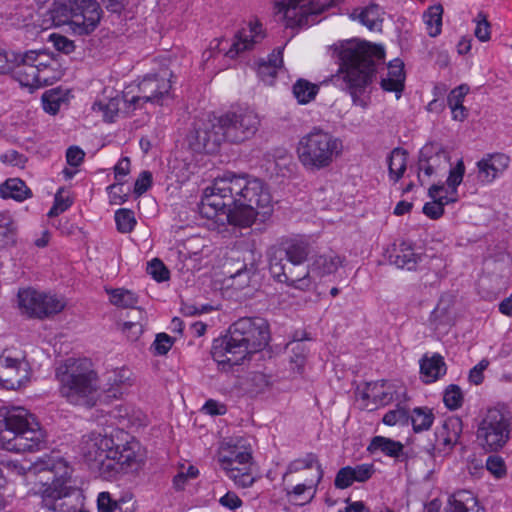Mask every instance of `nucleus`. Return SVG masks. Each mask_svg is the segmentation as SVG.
<instances>
[{
	"label": "nucleus",
	"mask_w": 512,
	"mask_h": 512,
	"mask_svg": "<svg viewBox=\"0 0 512 512\" xmlns=\"http://www.w3.org/2000/svg\"><path fill=\"white\" fill-rule=\"evenodd\" d=\"M199 210L207 219L250 226L256 216L272 214L273 199L263 180L226 172L205 188Z\"/></svg>",
	"instance_id": "obj_1"
},
{
	"label": "nucleus",
	"mask_w": 512,
	"mask_h": 512,
	"mask_svg": "<svg viewBox=\"0 0 512 512\" xmlns=\"http://www.w3.org/2000/svg\"><path fill=\"white\" fill-rule=\"evenodd\" d=\"M172 72L161 69L158 74L147 75L138 83L127 85L122 96L112 88H105L92 106V112L106 124L121 116L131 115L146 104L163 105L171 97Z\"/></svg>",
	"instance_id": "obj_2"
},
{
	"label": "nucleus",
	"mask_w": 512,
	"mask_h": 512,
	"mask_svg": "<svg viewBox=\"0 0 512 512\" xmlns=\"http://www.w3.org/2000/svg\"><path fill=\"white\" fill-rule=\"evenodd\" d=\"M331 52L339 63L333 76L334 84L349 92L354 103L365 105L362 96L372 83L378 64L384 60V48L369 42L348 40L334 44Z\"/></svg>",
	"instance_id": "obj_3"
},
{
	"label": "nucleus",
	"mask_w": 512,
	"mask_h": 512,
	"mask_svg": "<svg viewBox=\"0 0 512 512\" xmlns=\"http://www.w3.org/2000/svg\"><path fill=\"white\" fill-rule=\"evenodd\" d=\"M269 340V325L265 319L242 317L230 326L227 335L213 341L211 355L221 369L227 370L264 349Z\"/></svg>",
	"instance_id": "obj_4"
},
{
	"label": "nucleus",
	"mask_w": 512,
	"mask_h": 512,
	"mask_svg": "<svg viewBox=\"0 0 512 512\" xmlns=\"http://www.w3.org/2000/svg\"><path fill=\"white\" fill-rule=\"evenodd\" d=\"M79 451L89 468L106 480L113 479L121 473L137 470L142 462L137 442H127L120 447L115 445L112 438L100 433L83 436Z\"/></svg>",
	"instance_id": "obj_5"
},
{
	"label": "nucleus",
	"mask_w": 512,
	"mask_h": 512,
	"mask_svg": "<svg viewBox=\"0 0 512 512\" xmlns=\"http://www.w3.org/2000/svg\"><path fill=\"white\" fill-rule=\"evenodd\" d=\"M47 433L36 417L22 407L0 411V447L16 452L46 449Z\"/></svg>",
	"instance_id": "obj_6"
},
{
	"label": "nucleus",
	"mask_w": 512,
	"mask_h": 512,
	"mask_svg": "<svg viewBox=\"0 0 512 512\" xmlns=\"http://www.w3.org/2000/svg\"><path fill=\"white\" fill-rule=\"evenodd\" d=\"M60 394L69 403L92 407L98 399L100 388L97 373L88 359H67L56 369Z\"/></svg>",
	"instance_id": "obj_7"
},
{
	"label": "nucleus",
	"mask_w": 512,
	"mask_h": 512,
	"mask_svg": "<svg viewBox=\"0 0 512 512\" xmlns=\"http://www.w3.org/2000/svg\"><path fill=\"white\" fill-rule=\"evenodd\" d=\"M43 27L69 25L75 33L92 32L101 18V8L95 0H55Z\"/></svg>",
	"instance_id": "obj_8"
},
{
	"label": "nucleus",
	"mask_w": 512,
	"mask_h": 512,
	"mask_svg": "<svg viewBox=\"0 0 512 512\" xmlns=\"http://www.w3.org/2000/svg\"><path fill=\"white\" fill-rule=\"evenodd\" d=\"M342 150V141L325 130L310 131L300 138L296 147L298 160L308 171L329 167Z\"/></svg>",
	"instance_id": "obj_9"
},
{
	"label": "nucleus",
	"mask_w": 512,
	"mask_h": 512,
	"mask_svg": "<svg viewBox=\"0 0 512 512\" xmlns=\"http://www.w3.org/2000/svg\"><path fill=\"white\" fill-rule=\"evenodd\" d=\"M343 0H279L273 4L276 20L286 28H305L318 22V17Z\"/></svg>",
	"instance_id": "obj_10"
},
{
	"label": "nucleus",
	"mask_w": 512,
	"mask_h": 512,
	"mask_svg": "<svg viewBox=\"0 0 512 512\" xmlns=\"http://www.w3.org/2000/svg\"><path fill=\"white\" fill-rule=\"evenodd\" d=\"M512 413L504 405L489 408L477 425L476 438L479 445L488 452H498L510 440Z\"/></svg>",
	"instance_id": "obj_11"
},
{
	"label": "nucleus",
	"mask_w": 512,
	"mask_h": 512,
	"mask_svg": "<svg viewBox=\"0 0 512 512\" xmlns=\"http://www.w3.org/2000/svg\"><path fill=\"white\" fill-rule=\"evenodd\" d=\"M251 459L249 452L237 448H223L218 456V462L226 475L242 488L250 487L255 481Z\"/></svg>",
	"instance_id": "obj_12"
},
{
	"label": "nucleus",
	"mask_w": 512,
	"mask_h": 512,
	"mask_svg": "<svg viewBox=\"0 0 512 512\" xmlns=\"http://www.w3.org/2000/svg\"><path fill=\"white\" fill-rule=\"evenodd\" d=\"M18 305L23 314L40 319L61 312L65 306L62 299L30 288L18 292Z\"/></svg>",
	"instance_id": "obj_13"
},
{
	"label": "nucleus",
	"mask_w": 512,
	"mask_h": 512,
	"mask_svg": "<svg viewBox=\"0 0 512 512\" xmlns=\"http://www.w3.org/2000/svg\"><path fill=\"white\" fill-rule=\"evenodd\" d=\"M264 37L265 31L262 23L257 19H252L245 23L232 38L222 37L216 44L230 58H236L240 53L252 49Z\"/></svg>",
	"instance_id": "obj_14"
},
{
	"label": "nucleus",
	"mask_w": 512,
	"mask_h": 512,
	"mask_svg": "<svg viewBox=\"0 0 512 512\" xmlns=\"http://www.w3.org/2000/svg\"><path fill=\"white\" fill-rule=\"evenodd\" d=\"M300 266L286 262H269V271L276 281L307 291L312 286L310 269L309 267L300 268Z\"/></svg>",
	"instance_id": "obj_15"
},
{
	"label": "nucleus",
	"mask_w": 512,
	"mask_h": 512,
	"mask_svg": "<svg viewBox=\"0 0 512 512\" xmlns=\"http://www.w3.org/2000/svg\"><path fill=\"white\" fill-rule=\"evenodd\" d=\"M310 254V244L303 238H293L282 241L268 251L269 262H286L302 265Z\"/></svg>",
	"instance_id": "obj_16"
},
{
	"label": "nucleus",
	"mask_w": 512,
	"mask_h": 512,
	"mask_svg": "<svg viewBox=\"0 0 512 512\" xmlns=\"http://www.w3.org/2000/svg\"><path fill=\"white\" fill-rule=\"evenodd\" d=\"M29 380V365L26 361L0 356V386L7 390H16Z\"/></svg>",
	"instance_id": "obj_17"
},
{
	"label": "nucleus",
	"mask_w": 512,
	"mask_h": 512,
	"mask_svg": "<svg viewBox=\"0 0 512 512\" xmlns=\"http://www.w3.org/2000/svg\"><path fill=\"white\" fill-rule=\"evenodd\" d=\"M463 429L462 420L459 417H449L444 420L441 427L435 432L436 444L430 445L427 452L435 455V451L448 452L457 444Z\"/></svg>",
	"instance_id": "obj_18"
},
{
	"label": "nucleus",
	"mask_w": 512,
	"mask_h": 512,
	"mask_svg": "<svg viewBox=\"0 0 512 512\" xmlns=\"http://www.w3.org/2000/svg\"><path fill=\"white\" fill-rule=\"evenodd\" d=\"M510 158L504 153H488L477 163V180L482 185L491 184L509 167Z\"/></svg>",
	"instance_id": "obj_19"
},
{
	"label": "nucleus",
	"mask_w": 512,
	"mask_h": 512,
	"mask_svg": "<svg viewBox=\"0 0 512 512\" xmlns=\"http://www.w3.org/2000/svg\"><path fill=\"white\" fill-rule=\"evenodd\" d=\"M224 140V130H189L186 135L188 147L197 153H215Z\"/></svg>",
	"instance_id": "obj_20"
},
{
	"label": "nucleus",
	"mask_w": 512,
	"mask_h": 512,
	"mask_svg": "<svg viewBox=\"0 0 512 512\" xmlns=\"http://www.w3.org/2000/svg\"><path fill=\"white\" fill-rule=\"evenodd\" d=\"M37 51H28L19 56L14 68V77L21 86L29 89L39 88Z\"/></svg>",
	"instance_id": "obj_21"
},
{
	"label": "nucleus",
	"mask_w": 512,
	"mask_h": 512,
	"mask_svg": "<svg viewBox=\"0 0 512 512\" xmlns=\"http://www.w3.org/2000/svg\"><path fill=\"white\" fill-rule=\"evenodd\" d=\"M448 158L445 152L439 151L432 155H429V148L424 147L420 151L418 160V180L421 185H425L433 175H437L442 172Z\"/></svg>",
	"instance_id": "obj_22"
},
{
	"label": "nucleus",
	"mask_w": 512,
	"mask_h": 512,
	"mask_svg": "<svg viewBox=\"0 0 512 512\" xmlns=\"http://www.w3.org/2000/svg\"><path fill=\"white\" fill-rule=\"evenodd\" d=\"M27 470L33 474L49 472L52 476V486H62L69 474L66 462L59 457L46 455L31 463Z\"/></svg>",
	"instance_id": "obj_23"
},
{
	"label": "nucleus",
	"mask_w": 512,
	"mask_h": 512,
	"mask_svg": "<svg viewBox=\"0 0 512 512\" xmlns=\"http://www.w3.org/2000/svg\"><path fill=\"white\" fill-rule=\"evenodd\" d=\"M59 486L51 487L45 490L43 496V506L51 512H76L75 500H78L80 494L76 491L68 492L65 489L58 490Z\"/></svg>",
	"instance_id": "obj_24"
},
{
	"label": "nucleus",
	"mask_w": 512,
	"mask_h": 512,
	"mask_svg": "<svg viewBox=\"0 0 512 512\" xmlns=\"http://www.w3.org/2000/svg\"><path fill=\"white\" fill-rule=\"evenodd\" d=\"M37 59L39 88L51 85L62 77L63 70L56 58L44 51H37Z\"/></svg>",
	"instance_id": "obj_25"
},
{
	"label": "nucleus",
	"mask_w": 512,
	"mask_h": 512,
	"mask_svg": "<svg viewBox=\"0 0 512 512\" xmlns=\"http://www.w3.org/2000/svg\"><path fill=\"white\" fill-rule=\"evenodd\" d=\"M406 74L404 63L396 58L389 62L387 72L381 77V87L384 91L393 92L397 99L404 89Z\"/></svg>",
	"instance_id": "obj_26"
},
{
	"label": "nucleus",
	"mask_w": 512,
	"mask_h": 512,
	"mask_svg": "<svg viewBox=\"0 0 512 512\" xmlns=\"http://www.w3.org/2000/svg\"><path fill=\"white\" fill-rule=\"evenodd\" d=\"M256 117L252 112H244L239 109L238 111H229L219 115H214L210 119L211 128H251L256 124Z\"/></svg>",
	"instance_id": "obj_27"
},
{
	"label": "nucleus",
	"mask_w": 512,
	"mask_h": 512,
	"mask_svg": "<svg viewBox=\"0 0 512 512\" xmlns=\"http://www.w3.org/2000/svg\"><path fill=\"white\" fill-rule=\"evenodd\" d=\"M444 185H432L428 190V195L432 199L431 202L425 203L423 206V213L430 219H438L444 213V206L457 201V197H450L448 195H441L444 191Z\"/></svg>",
	"instance_id": "obj_28"
},
{
	"label": "nucleus",
	"mask_w": 512,
	"mask_h": 512,
	"mask_svg": "<svg viewBox=\"0 0 512 512\" xmlns=\"http://www.w3.org/2000/svg\"><path fill=\"white\" fill-rule=\"evenodd\" d=\"M344 258L333 251L314 256L309 265L310 273L324 277L335 273L342 266Z\"/></svg>",
	"instance_id": "obj_29"
},
{
	"label": "nucleus",
	"mask_w": 512,
	"mask_h": 512,
	"mask_svg": "<svg viewBox=\"0 0 512 512\" xmlns=\"http://www.w3.org/2000/svg\"><path fill=\"white\" fill-rule=\"evenodd\" d=\"M221 38L214 39L210 42L209 48L205 50L202 54V63L204 69L209 70L211 73H216L221 71L229 66L230 60L234 58H230L228 55L218 47L216 44L219 42Z\"/></svg>",
	"instance_id": "obj_30"
},
{
	"label": "nucleus",
	"mask_w": 512,
	"mask_h": 512,
	"mask_svg": "<svg viewBox=\"0 0 512 512\" xmlns=\"http://www.w3.org/2000/svg\"><path fill=\"white\" fill-rule=\"evenodd\" d=\"M350 18L359 21L371 31H381L384 21V11L378 5L371 4L363 9H356Z\"/></svg>",
	"instance_id": "obj_31"
},
{
	"label": "nucleus",
	"mask_w": 512,
	"mask_h": 512,
	"mask_svg": "<svg viewBox=\"0 0 512 512\" xmlns=\"http://www.w3.org/2000/svg\"><path fill=\"white\" fill-rule=\"evenodd\" d=\"M420 373L425 383H432L446 373V365L440 354L425 355L420 360Z\"/></svg>",
	"instance_id": "obj_32"
},
{
	"label": "nucleus",
	"mask_w": 512,
	"mask_h": 512,
	"mask_svg": "<svg viewBox=\"0 0 512 512\" xmlns=\"http://www.w3.org/2000/svg\"><path fill=\"white\" fill-rule=\"evenodd\" d=\"M31 189L20 178H9L0 185V197L22 202L32 197Z\"/></svg>",
	"instance_id": "obj_33"
},
{
	"label": "nucleus",
	"mask_w": 512,
	"mask_h": 512,
	"mask_svg": "<svg viewBox=\"0 0 512 512\" xmlns=\"http://www.w3.org/2000/svg\"><path fill=\"white\" fill-rule=\"evenodd\" d=\"M391 262L401 269L414 270L422 260L421 254L415 253L414 249L406 242H402L395 253L390 256Z\"/></svg>",
	"instance_id": "obj_34"
},
{
	"label": "nucleus",
	"mask_w": 512,
	"mask_h": 512,
	"mask_svg": "<svg viewBox=\"0 0 512 512\" xmlns=\"http://www.w3.org/2000/svg\"><path fill=\"white\" fill-rule=\"evenodd\" d=\"M18 225L9 211L0 212V250L14 246L17 241Z\"/></svg>",
	"instance_id": "obj_35"
},
{
	"label": "nucleus",
	"mask_w": 512,
	"mask_h": 512,
	"mask_svg": "<svg viewBox=\"0 0 512 512\" xmlns=\"http://www.w3.org/2000/svg\"><path fill=\"white\" fill-rule=\"evenodd\" d=\"M70 91L63 88H55L46 91L42 96L43 109L49 114H56L60 108L68 103Z\"/></svg>",
	"instance_id": "obj_36"
},
{
	"label": "nucleus",
	"mask_w": 512,
	"mask_h": 512,
	"mask_svg": "<svg viewBox=\"0 0 512 512\" xmlns=\"http://www.w3.org/2000/svg\"><path fill=\"white\" fill-rule=\"evenodd\" d=\"M403 448L402 443L398 441L383 436H375L368 446V451L372 454L380 451L389 457L399 458L403 454Z\"/></svg>",
	"instance_id": "obj_37"
},
{
	"label": "nucleus",
	"mask_w": 512,
	"mask_h": 512,
	"mask_svg": "<svg viewBox=\"0 0 512 512\" xmlns=\"http://www.w3.org/2000/svg\"><path fill=\"white\" fill-rule=\"evenodd\" d=\"M316 467L315 482L319 483L324 475L323 468L318 461V457L314 453H307L304 457L293 460L289 463L284 477L288 474L299 472L303 469H311Z\"/></svg>",
	"instance_id": "obj_38"
},
{
	"label": "nucleus",
	"mask_w": 512,
	"mask_h": 512,
	"mask_svg": "<svg viewBox=\"0 0 512 512\" xmlns=\"http://www.w3.org/2000/svg\"><path fill=\"white\" fill-rule=\"evenodd\" d=\"M407 152L402 148H395L388 157L389 177L392 181L398 182L407 167Z\"/></svg>",
	"instance_id": "obj_39"
},
{
	"label": "nucleus",
	"mask_w": 512,
	"mask_h": 512,
	"mask_svg": "<svg viewBox=\"0 0 512 512\" xmlns=\"http://www.w3.org/2000/svg\"><path fill=\"white\" fill-rule=\"evenodd\" d=\"M449 506L451 512H484L468 492H459L450 497Z\"/></svg>",
	"instance_id": "obj_40"
},
{
	"label": "nucleus",
	"mask_w": 512,
	"mask_h": 512,
	"mask_svg": "<svg viewBox=\"0 0 512 512\" xmlns=\"http://www.w3.org/2000/svg\"><path fill=\"white\" fill-rule=\"evenodd\" d=\"M318 85L305 79H298L293 85L292 92L299 104H307L318 94Z\"/></svg>",
	"instance_id": "obj_41"
},
{
	"label": "nucleus",
	"mask_w": 512,
	"mask_h": 512,
	"mask_svg": "<svg viewBox=\"0 0 512 512\" xmlns=\"http://www.w3.org/2000/svg\"><path fill=\"white\" fill-rule=\"evenodd\" d=\"M443 8L441 5H434L428 8L423 14V21L427 33L431 37H436L441 33Z\"/></svg>",
	"instance_id": "obj_42"
},
{
	"label": "nucleus",
	"mask_w": 512,
	"mask_h": 512,
	"mask_svg": "<svg viewBox=\"0 0 512 512\" xmlns=\"http://www.w3.org/2000/svg\"><path fill=\"white\" fill-rule=\"evenodd\" d=\"M293 356L290 357V368L294 373L302 374L306 363L307 348L301 340L289 343Z\"/></svg>",
	"instance_id": "obj_43"
},
{
	"label": "nucleus",
	"mask_w": 512,
	"mask_h": 512,
	"mask_svg": "<svg viewBox=\"0 0 512 512\" xmlns=\"http://www.w3.org/2000/svg\"><path fill=\"white\" fill-rule=\"evenodd\" d=\"M409 417V422H411L415 432L428 430L434 421L432 411L428 408L422 407L414 408Z\"/></svg>",
	"instance_id": "obj_44"
},
{
	"label": "nucleus",
	"mask_w": 512,
	"mask_h": 512,
	"mask_svg": "<svg viewBox=\"0 0 512 512\" xmlns=\"http://www.w3.org/2000/svg\"><path fill=\"white\" fill-rule=\"evenodd\" d=\"M283 63L282 52L278 51L276 55H272L268 63L259 65L258 75L267 84H272L277 74V70Z\"/></svg>",
	"instance_id": "obj_45"
},
{
	"label": "nucleus",
	"mask_w": 512,
	"mask_h": 512,
	"mask_svg": "<svg viewBox=\"0 0 512 512\" xmlns=\"http://www.w3.org/2000/svg\"><path fill=\"white\" fill-rule=\"evenodd\" d=\"M109 294L110 302L121 308H134L138 303V296L130 290L117 288L110 290Z\"/></svg>",
	"instance_id": "obj_46"
},
{
	"label": "nucleus",
	"mask_w": 512,
	"mask_h": 512,
	"mask_svg": "<svg viewBox=\"0 0 512 512\" xmlns=\"http://www.w3.org/2000/svg\"><path fill=\"white\" fill-rule=\"evenodd\" d=\"M125 503L124 498L114 500L109 492H101L97 497V510L98 512H124Z\"/></svg>",
	"instance_id": "obj_47"
},
{
	"label": "nucleus",
	"mask_w": 512,
	"mask_h": 512,
	"mask_svg": "<svg viewBox=\"0 0 512 512\" xmlns=\"http://www.w3.org/2000/svg\"><path fill=\"white\" fill-rule=\"evenodd\" d=\"M117 229L121 233H129L136 225L134 213L128 209H119L115 213Z\"/></svg>",
	"instance_id": "obj_48"
},
{
	"label": "nucleus",
	"mask_w": 512,
	"mask_h": 512,
	"mask_svg": "<svg viewBox=\"0 0 512 512\" xmlns=\"http://www.w3.org/2000/svg\"><path fill=\"white\" fill-rule=\"evenodd\" d=\"M465 174V165L462 159H460L456 166L452 168L449 172V176L447 178V185L451 189L450 197H457V187L463 181V177Z\"/></svg>",
	"instance_id": "obj_49"
},
{
	"label": "nucleus",
	"mask_w": 512,
	"mask_h": 512,
	"mask_svg": "<svg viewBox=\"0 0 512 512\" xmlns=\"http://www.w3.org/2000/svg\"><path fill=\"white\" fill-rule=\"evenodd\" d=\"M444 404L450 410H456L461 407L463 402V394L459 386L451 384L444 392L443 396Z\"/></svg>",
	"instance_id": "obj_50"
},
{
	"label": "nucleus",
	"mask_w": 512,
	"mask_h": 512,
	"mask_svg": "<svg viewBox=\"0 0 512 512\" xmlns=\"http://www.w3.org/2000/svg\"><path fill=\"white\" fill-rule=\"evenodd\" d=\"M409 414L408 411L400 406H397L396 409L389 410L383 416V423L389 426H393L396 424L408 425L409 424Z\"/></svg>",
	"instance_id": "obj_51"
},
{
	"label": "nucleus",
	"mask_w": 512,
	"mask_h": 512,
	"mask_svg": "<svg viewBox=\"0 0 512 512\" xmlns=\"http://www.w3.org/2000/svg\"><path fill=\"white\" fill-rule=\"evenodd\" d=\"M252 269H248L245 265L230 274V286L236 290L247 287L250 283Z\"/></svg>",
	"instance_id": "obj_52"
},
{
	"label": "nucleus",
	"mask_w": 512,
	"mask_h": 512,
	"mask_svg": "<svg viewBox=\"0 0 512 512\" xmlns=\"http://www.w3.org/2000/svg\"><path fill=\"white\" fill-rule=\"evenodd\" d=\"M135 312L139 315L140 320L136 322L127 321L123 324L122 328L123 332H125L127 337L132 341L137 340L143 331L142 320L144 319V311L141 309H136Z\"/></svg>",
	"instance_id": "obj_53"
},
{
	"label": "nucleus",
	"mask_w": 512,
	"mask_h": 512,
	"mask_svg": "<svg viewBox=\"0 0 512 512\" xmlns=\"http://www.w3.org/2000/svg\"><path fill=\"white\" fill-rule=\"evenodd\" d=\"M147 271L157 282H163L169 279V270L163 262L157 258L149 262Z\"/></svg>",
	"instance_id": "obj_54"
},
{
	"label": "nucleus",
	"mask_w": 512,
	"mask_h": 512,
	"mask_svg": "<svg viewBox=\"0 0 512 512\" xmlns=\"http://www.w3.org/2000/svg\"><path fill=\"white\" fill-rule=\"evenodd\" d=\"M317 485H318V483L315 482V478L311 479L309 482L296 485L291 492H288V495L298 497L307 492L308 493L307 499L304 502H301L299 504L303 505V504L309 503L315 495V492H316L315 488Z\"/></svg>",
	"instance_id": "obj_55"
},
{
	"label": "nucleus",
	"mask_w": 512,
	"mask_h": 512,
	"mask_svg": "<svg viewBox=\"0 0 512 512\" xmlns=\"http://www.w3.org/2000/svg\"><path fill=\"white\" fill-rule=\"evenodd\" d=\"M20 54L6 51L0 48V74H6L14 70L19 61Z\"/></svg>",
	"instance_id": "obj_56"
},
{
	"label": "nucleus",
	"mask_w": 512,
	"mask_h": 512,
	"mask_svg": "<svg viewBox=\"0 0 512 512\" xmlns=\"http://www.w3.org/2000/svg\"><path fill=\"white\" fill-rule=\"evenodd\" d=\"M475 24L474 34L476 38L481 42H487L491 37L490 23L484 15L479 14L475 19Z\"/></svg>",
	"instance_id": "obj_57"
},
{
	"label": "nucleus",
	"mask_w": 512,
	"mask_h": 512,
	"mask_svg": "<svg viewBox=\"0 0 512 512\" xmlns=\"http://www.w3.org/2000/svg\"><path fill=\"white\" fill-rule=\"evenodd\" d=\"M63 190L60 189L55 195L54 204L48 212V217L58 216L60 213L66 211L71 205L72 201L70 198L63 196Z\"/></svg>",
	"instance_id": "obj_58"
},
{
	"label": "nucleus",
	"mask_w": 512,
	"mask_h": 512,
	"mask_svg": "<svg viewBox=\"0 0 512 512\" xmlns=\"http://www.w3.org/2000/svg\"><path fill=\"white\" fill-rule=\"evenodd\" d=\"M375 469L373 464H360L351 467V473L355 482H365L372 477Z\"/></svg>",
	"instance_id": "obj_59"
},
{
	"label": "nucleus",
	"mask_w": 512,
	"mask_h": 512,
	"mask_svg": "<svg viewBox=\"0 0 512 512\" xmlns=\"http://www.w3.org/2000/svg\"><path fill=\"white\" fill-rule=\"evenodd\" d=\"M354 478L351 473V466L341 468L335 477L334 485L338 489H345L354 483Z\"/></svg>",
	"instance_id": "obj_60"
},
{
	"label": "nucleus",
	"mask_w": 512,
	"mask_h": 512,
	"mask_svg": "<svg viewBox=\"0 0 512 512\" xmlns=\"http://www.w3.org/2000/svg\"><path fill=\"white\" fill-rule=\"evenodd\" d=\"M378 384L375 383L373 385L369 384L367 387V391L364 392L363 397L365 398H373L376 404L385 405L392 400V394L388 392H376Z\"/></svg>",
	"instance_id": "obj_61"
},
{
	"label": "nucleus",
	"mask_w": 512,
	"mask_h": 512,
	"mask_svg": "<svg viewBox=\"0 0 512 512\" xmlns=\"http://www.w3.org/2000/svg\"><path fill=\"white\" fill-rule=\"evenodd\" d=\"M486 468L498 478L502 477L506 473L504 460L497 455H491L487 458Z\"/></svg>",
	"instance_id": "obj_62"
},
{
	"label": "nucleus",
	"mask_w": 512,
	"mask_h": 512,
	"mask_svg": "<svg viewBox=\"0 0 512 512\" xmlns=\"http://www.w3.org/2000/svg\"><path fill=\"white\" fill-rule=\"evenodd\" d=\"M225 140L232 144H240L246 139L250 138L253 134V130H224Z\"/></svg>",
	"instance_id": "obj_63"
},
{
	"label": "nucleus",
	"mask_w": 512,
	"mask_h": 512,
	"mask_svg": "<svg viewBox=\"0 0 512 512\" xmlns=\"http://www.w3.org/2000/svg\"><path fill=\"white\" fill-rule=\"evenodd\" d=\"M174 341L166 333H159L153 343L155 352L158 355H165L172 347Z\"/></svg>",
	"instance_id": "obj_64"
}]
</instances>
